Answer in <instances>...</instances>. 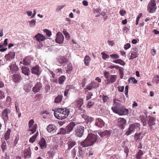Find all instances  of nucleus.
<instances>
[{
    "mask_svg": "<svg viewBox=\"0 0 159 159\" xmlns=\"http://www.w3.org/2000/svg\"><path fill=\"white\" fill-rule=\"evenodd\" d=\"M97 136L92 134H89L84 141L80 143L81 146L86 147L93 144L97 139Z\"/></svg>",
    "mask_w": 159,
    "mask_h": 159,
    "instance_id": "f257e3e1",
    "label": "nucleus"
},
{
    "mask_svg": "<svg viewBox=\"0 0 159 159\" xmlns=\"http://www.w3.org/2000/svg\"><path fill=\"white\" fill-rule=\"evenodd\" d=\"M77 124V122H71L67 125L65 128H60V134H65L66 133H69L72 131L75 125Z\"/></svg>",
    "mask_w": 159,
    "mask_h": 159,
    "instance_id": "f03ea898",
    "label": "nucleus"
},
{
    "mask_svg": "<svg viewBox=\"0 0 159 159\" xmlns=\"http://www.w3.org/2000/svg\"><path fill=\"white\" fill-rule=\"evenodd\" d=\"M67 62V59L66 58L63 57H60V64H63V66L64 67V68L68 72L69 71H71L72 70L73 68L72 65L70 63H66Z\"/></svg>",
    "mask_w": 159,
    "mask_h": 159,
    "instance_id": "7ed1b4c3",
    "label": "nucleus"
},
{
    "mask_svg": "<svg viewBox=\"0 0 159 159\" xmlns=\"http://www.w3.org/2000/svg\"><path fill=\"white\" fill-rule=\"evenodd\" d=\"M139 126V124L138 123L130 125L128 130L125 133L126 135H129L132 132L139 130L140 129Z\"/></svg>",
    "mask_w": 159,
    "mask_h": 159,
    "instance_id": "20e7f679",
    "label": "nucleus"
},
{
    "mask_svg": "<svg viewBox=\"0 0 159 159\" xmlns=\"http://www.w3.org/2000/svg\"><path fill=\"white\" fill-rule=\"evenodd\" d=\"M155 0H151L148 4L147 9L149 13L154 12L157 9Z\"/></svg>",
    "mask_w": 159,
    "mask_h": 159,
    "instance_id": "39448f33",
    "label": "nucleus"
},
{
    "mask_svg": "<svg viewBox=\"0 0 159 159\" xmlns=\"http://www.w3.org/2000/svg\"><path fill=\"white\" fill-rule=\"evenodd\" d=\"M83 101L82 99L77 100L75 103L79 110L81 113H84L85 112V107L83 105Z\"/></svg>",
    "mask_w": 159,
    "mask_h": 159,
    "instance_id": "423d86ee",
    "label": "nucleus"
},
{
    "mask_svg": "<svg viewBox=\"0 0 159 159\" xmlns=\"http://www.w3.org/2000/svg\"><path fill=\"white\" fill-rule=\"evenodd\" d=\"M116 101V99L114 100L113 106L111 107V109L114 112L116 113L122 105L120 103Z\"/></svg>",
    "mask_w": 159,
    "mask_h": 159,
    "instance_id": "0eeeda50",
    "label": "nucleus"
},
{
    "mask_svg": "<svg viewBox=\"0 0 159 159\" xmlns=\"http://www.w3.org/2000/svg\"><path fill=\"white\" fill-rule=\"evenodd\" d=\"M41 68L38 65L34 66L32 68V73L37 76H39L41 74Z\"/></svg>",
    "mask_w": 159,
    "mask_h": 159,
    "instance_id": "6e6552de",
    "label": "nucleus"
},
{
    "mask_svg": "<svg viewBox=\"0 0 159 159\" xmlns=\"http://www.w3.org/2000/svg\"><path fill=\"white\" fill-rule=\"evenodd\" d=\"M60 120L64 119L67 117L70 111L68 109L60 108Z\"/></svg>",
    "mask_w": 159,
    "mask_h": 159,
    "instance_id": "1a4fd4ad",
    "label": "nucleus"
},
{
    "mask_svg": "<svg viewBox=\"0 0 159 159\" xmlns=\"http://www.w3.org/2000/svg\"><path fill=\"white\" fill-rule=\"evenodd\" d=\"M11 112V109L7 108L5 109L2 112V116L3 119L4 120V121H7L8 120V115L9 114H10Z\"/></svg>",
    "mask_w": 159,
    "mask_h": 159,
    "instance_id": "9d476101",
    "label": "nucleus"
},
{
    "mask_svg": "<svg viewBox=\"0 0 159 159\" xmlns=\"http://www.w3.org/2000/svg\"><path fill=\"white\" fill-rule=\"evenodd\" d=\"M32 59L31 57L30 56H27L22 61H20V65L22 66L21 65L23 64L25 66H29L30 65Z\"/></svg>",
    "mask_w": 159,
    "mask_h": 159,
    "instance_id": "9b49d317",
    "label": "nucleus"
},
{
    "mask_svg": "<svg viewBox=\"0 0 159 159\" xmlns=\"http://www.w3.org/2000/svg\"><path fill=\"white\" fill-rule=\"evenodd\" d=\"M15 52L13 51L10 52L7 54L6 55L5 58L7 61H10L14 58Z\"/></svg>",
    "mask_w": 159,
    "mask_h": 159,
    "instance_id": "f8f14e48",
    "label": "nucleus"
},
{
    "mask_svg": "<svg viewBox=\"0 0 159 159\" xmlns=\"http://www.w3.org/2000/svg\"><path fill=\"white\" fill-rule=\"evenodd\" d=\"M116 113L120 116L127 115L129 113V110L122 106Z\"/></svg>",
    "mask_w": 159,
    "mask_h": 159,
    "instance_id": "ddd939ff",
    "label": "nucleus"
},
{
    "mask_svg": "<svg viewBox=\"0 0 159 159\" xmlns=\"http://www.w3.org/2000/svg\"><path fill=\"white\" fill-rule=\"evenodd\" d=\"M117 125L121 129H123L126 124V120L123 118H120L116 120Z\"/></svg>",
    "mask_w": 159,
    "mask_h": 159,
    "instance_id": "4468645a",
    "label": "nucleus"
},
{
    "mask_svg": "<svg viewBox=\"0 0 159 159\" xmlns=\"http://www.w3.org/2000/svg\"><path fill=\"white\" fill-rule=\"evenodd\" d=\"M42 87V84L40 82H37L32 88V91L34 93L38 92Z\"/></svg>",
    "mask_w": 159,
    "mask_h": 159,
    "instance_id": "2eb2a0df",
    "label": "nucleus"
},
{
    "mask_svg": "<svg viewBox=\"0 0 159 159\" xmlns=\"http://www.w3.org/2000/svg\"><path fill=\"white\" fill-rule=\"evenodd\" d=\"M84 131V127L82 126H79L76 131L77 136L79 137H81L83 135Z\"/></svg>",
    "mask_w": 159,
    "mask_h": 159,
    "instance_id": "dca6fc26",
    "label": "nucleus"
},
{
    "mask_svg": "<svg viewBox=\"0 0 159 159\" xmlns=\"http://www.w3.org/2000/svg\"><path fill=\"white\" fill-rule=\"evenodd\" d=\"M46 129L48 132L51 133L55 132L57 129L56 126L52 124H50L48 125Z\"/></svg>",
    "mask_w": 159,
    "mask_h": 159,
    "instance_id": "f3484780",
    "label": "nucleus"
},
{
    "mask_svg": "<svg viewBox=\"0 0 159 159\" xmlns=\"http://www.w3.org/2000/svg\"><path fill=\"white\" fill-rule=\"evenodd\" d=\"M148 124L150 129H152V126L155 124V122L156 119L155 117H153L151 116H149L148 117Z\"/></svg>",
    "mask_w": 159,
    "mask_h": 159,
    "instance_id": "a211bd4d",
    "label": "nucleus"
},
{
    "mask_svg": "<svg viewBox=\"0 0 159 159\" xmlns=\"http://www.w3.org/2000/svg\"><path fill=\"white\" fill-rule=\"evenodd\" d=\"M10 71L12 73L16 72L18 70L19 68L15 63L11 64L9 66Z\"/></svg>",
    "mask_w": 159,
    "mask_h": 159,
    "instance_id": "6ab92c4d",
    "label": "nucleus"
},
{
    "mask_svg": "<svg viewBox=\"0 0 159 159\" xmlns=\"http://www.w3.org/2000/svg\"><path fill=\"white\" fill-rule=\"evenodd\" d=\"M39 143L42 149H43L46 148L47 143L44 138H42L39 141Z\"/></svg>",
    "mask_w": 159,
    "mask_h": 159,
    "instance_id": "aec40b11",
    "label": "nucleus"
},
{
    "mask_svg": "<svg viewBox=\"0 0 159 159\" xmlns=\"http://www.w3.org/2000/svg\"><path fill=\"white\" fill-rule=\"evenodd\" d=\"M34 38L39 42L43 41L45 39V37L40 33H38L35 35Z\"/></svg>",
    "mask_w": 159,
    "mask_h": 159,
    "instance_id": "412c9836",
    "label": "nucleus"
},
{
    "mask_svg": "<svg viewBox=\"0 0 159 159\" xmlns=\"http://www.w3.org/2000/svg\"><path fill=\"white\" fill-rule=\"evenodd\" d=\"M111 133V131L109 130H106L102 132H100L98 134L102 138H106L109 136Z\"/></svg>",
    "mask_w": 159,
    "mask_h": 159,
    "instance_id": "4be33fe9",
    "label": "nucleus"
},
{
    "mask_svg": "<svg viewBox=\"0 0 159 159\" xmlns=\"http://www.w3.org/2000/svg\"><path fill=\"white\" fill-rule=\"evenodd\" d=\"M95 125L99 127L102 128L104 126L105 123L101 119L98 118L96 119Z\"/></svg>",
    "mask_w": 159,
    "mask_h": 159,
    "instance_id": "5701e85b",
    "label": "nucleus"
},
{
    "mask_svg": "<svg viewBox=\"0 0 159 159\" xmlns=\"http://www.w3.org/2000/svg\"><path fill=\"white\" fill-rule=\"evenodd\" d=\"M69 141L68 142V149H70L74 146L76 144V142L73 140L71 139L70 138H68Z\"/></svg>",
    "mask_w": 159,
    "mask_h": 159,
    "instance_id": "b1692460",
    "label": "nucleus"
},
{
    "mask_svg": "<svg viewBox=\"0 0 159 159\" xmlns=\"http://www.w3.org/2000/svg\"><path fill=\"white\" fill-rule=\"evenodd\" d=\"M143 137V133L140 132L139 133H136L134 137V140L136 142H139L141 140Z\"/></svg>",
    "mask_w": 159,
    "mask_h": 159,
    "instance_id": "393cba45",
    "label": "nucleus"
},
{
    "mask_svg": "<svg viewBox=\"0 0 159 159\" xmlns=\"http://www.w3.org/2000/svg\"><path fill=\"white\" fill-rule=\"evenodd\" d=\"M13 81L15 82H19L21 79V77L18 74H14L12 77Z\"/></svg>",
    "mask_w": 159,
    "mask_h": 159,
    "instance_id": "a878e982",
    "label": "nucleus"
},
{
    "mask_svg": "<svg viewBox=\"0 0 159 159\" xmlns=\"http://www.w3.org/2000/svg\"><path fill=\"white\" fill-rule=\"evenodd\" d=\"M22 72L26 75L29 76L30 74V71L29 69L26 66H24L22 67Z\"/></svg>",
    "mask_w": 159,
    "mask_h": 159,
    "instance_id": "bb28decb",
    "label": "nucleus"
},
{
    "mask_svg": "<svg viewBox=\"0 0 159 159\" xmlns=\"http://www.w3.org/2000/svg\"><path fill=\"white\" fill-rule=\"evenodd\" d=\"M32 87L31 85L25 84L23 86V89L26 92L29 93L31 90Z\"/></svg>",
    "mask_w": 159,
    "mask_h": 159,
    "instance_id": "cd10ccee",
    "label": "nucleus"
},
{
    "mask_svg": "<svg viewBox=\"0 0 159 159\" xmlns=\"http://www.w3.org/2000/svg\"><path fill=\"white\" fill-rule=\"evenodd\" d=\"M113 62L117 64H119L122 66H124L125 64V62L121 59H119L113 61Z\"/></svg>",
    "mask_w": 159,
    "mask_h": 159,
    "instance_id": "c85d7f7f",
    "label": "nucleus"
},
{
    "mask_svg": "<svg viewBox=\"0 0 159 159\" xmlns=\"http://www.w3.org/2000/svg\"><path fill=\"white\" fill-rule=\"evenodd\" d=\"M52 111H54V115L55 117L57 119H60V116L57 113L60 112L59 111H60V108H55L54 109H53Z\"/></svg>",
    "mask_w": 159,
    "mask_h": 159,
    "instance_id": "c756f323",
    "label": "nucleus"
},
{
    "mask_svg": "<svg viewBox=\"0 0 159 159\" xmlns=\"http://www.w3.org/2000/svg\"><path fill=\"white\" fill-rule=\"evenodd\" d=\"M11 132V130L10 129H8L6 131L5 135L4 138L6 140H8L10 138V135Z\"/></svg>",
    "mask_w": 159,
    "mask_h": 159,
    "instance_id": "7c9ffc66",
    "label": "nucleus"
},
{
    "mask_svg": "<svg viewBox=\"0 0 159 159\" xmlns=\"http://www.w3.org/2000/svg\"><path fill=\"white\" fill-rule=\"evenodd\" d=\"M90 61V59L88 55H86L84 60L85 64L86 66H88Z\"/></svg>",
    "mask_w": 159,
    "mask_h": 159,
    "instance_id": "2f4dec72",
    "label": "nucleus"
},
{
    "mask_svg": "<svg viewBox=\"0 0 159 159\" xmlns=\"http://www.w3.org/2000/svg\"><path fill=\"white\" fill-rule=\"evenodd\" d=\"M143 154V153L141 150H139V151L136 154V158L137 159H140L141 156Z\"/></svg>",
    "mask_w": 159,
    "mask_h": 159,
    "instance_id": "473e14b6",
    "label": "nucleus"
},
{
    "mask_svg": "<svg viewBox=\"0 0 159 159\" xmlns=\"http://www.w3.org/2000/svg\"><path fill=\"white\" fill-rule=\"evenodd\" d=\"M95 84V82L94 81H92L90 84L87 85L86 89H88L89 90H91L93 88V85Z\"/></svg>",
    "mask_w": 159,
    "mask_h": 159,
    "instance_id": "72a5a7b5",
    "label": "nucleus"
},
{
    "mask_svg": "<svg viewBox=\"0 0 159 159\" xmlns=\"http://www.w3.org/2000/svg\"><path fill=\"white\" fill-rule=\"evenodd\" d=\"M137 52H132L131 53L130 57L129 58V59H133L134 58H136L138 56Z\"/></svg>",
    "mask_w": 159,
    "mask_h": 159,
    "instance_id": "f704fd0d",
    "label": "nucleus"
},
{
    "mask_svg": "<svg viewBox=\"0 0 159 159\" xmlns=\"http://www.w3.org/2000/svg\"><path fill=\"white\" fill-rule=\"evenodd\" d=\"M84 147H83L82 146V147H79V154L80 156H82L84 153V148H83Z\"/></svg>",
    "mask_w": 159,
    "mask_h": 159,
    "instance_id": "c9c22d12",
    "label": "nucleus"
},
{
    "mask_svg": "<svg viewBox=\"0 0 159 159\" xmlns=\"http://www.w3.org/2000/svg\"><path fill=\"white\" fill-rule=\"evenodd\" d=\"M116 75H111L110 77V81L111 83L115 82L116 80Z\"/></svg>",
    "mask_w": 159,
    "mask_h": 159,
    "instance_id": "e433bc0d",
    "label": "nucleus"
},
{
    "mask_svg": "<svg viewBox=\"0 0 159 159\" xmlns=\"http://www.w3.org/2000/svg\"><path fill=\"white\" fill-rule=\"evenodd\" d=\"M1 147L2 150L3 151H5L7 149V147L6 143L4 141L2 142Z\"/></svg>",
    "mask_w": 159,
    "mask_h": 159,
    "instance_id": "4c0bfd02",
    "label": "nucleus"
},
{
    "mask_svg": "<svg viewBox=\"0 0 159 159\" xmlns=\"http://www.w3.org/2000/svg\"><path fill=\"white\" fill-rule=\"evenodd\" d=\"M101 54L102 55V58L103 60H106L107 58H109V56L107 54H106L104 52H102Z\"/></svg>",
    "mask_w": 159,
    "mask_h": 159,
    "instance_id": "58836bf2",
    "label": "nucleus"
},
{
    "mask_svg": "<svg viewBox=\"0 0 159 159\" xmlns=\"http://www.w3.org/2000/svg\"><path fill=\"white\" fill-rule=\"evenodd\" d=\"M43 31L49 37L52 35V33L50 31L46 29H44Z\"/></svg>",
    "mask_w": 159,
    "mask_h": 159,
    "instance_id": "ea45409f",
    "label": "nucleus"
},
{
    "mask_svg": "<svg viewBox=\"0 0 159 159\" xmlns=\"http://www.w3.org/2000/svg\"><path fill=\"white\" fill-rule=\"evenodd\" d=\"M128 81L129 83H133L134 84H136L137 82V80L135 79L134 78L132 77L129 78Z\"/></svg>",
    "mask_w": 159,
    "mask_h": 159,
    "instance_id": "a19ab883",
    "label": "nucleus"
},
{
    "mask_svg": "<svg viewBox=\"0 0 159 159\" xmlns=\"http://www.w3.org/2000/svg\"><path fill=\"white\" fill-rule=\"evenodd\" d=\"M30 26L31 27H34L35 25L36 20H32L29 22Z\"/></svg>",
    "mask_w": 159,
    "mask_h": 159,
    "instance_id": "79ce46f5",
    "label": "nucleus"
},
{
    "mask_svg": "<svg viewBox=\"0 0 159 159\" xmlns=\"http://www.w3.org/2000/svg\"><path fill=\"white\" fill-rule=\"evenodd\" d=\"M47 154L49 157H52L55 154V152L53 150H51L48 151Z\"/></svg>",
    "mask_w": 159,
    "mask_h": 159,
    "instance_id": "37998d69",
    "label": "nucleus"
},
{
    "mask_svg": "<svg viewBox=\"0 0 159 159\" xmlns=\"http://www.w3.org/2000/svg\"><path fill=\"white\" fill-rule=\"evenodd\" d=\"M62 32L65 35L66 38L67 39H69L70 38L69 34L67 32L66 30L64 29Z\"/></svg>",
    "mask_w": 159,
    "mask_h": 159,
    "instance_id": "c03bdc74",
    "label": "nucleus"
},
{
    "mask_svg": "<svg viewBox=\"0 0 159 159\" xmlns=\"http://www.w3.org/2000/svg\"><path fill=\"white\" fill-rule=\"evenodd\" d=\"M70 86H67L65 89V91L64 92V95L66 96H67L68 95V91L70 89Z\"/></svg>",
    "mask_w": 159,
    "mask_h": 159,
    "instance_id": "a18cd8bd",
    "label": "nucleus"
},
{
    "mask_svg": "<svg viewBox=\"0 0 159 159\" xmlns=\"http://www.w3.org/2000/svg\"><path fill=\"white\" fill-rule=\"evenodd\" d=\"M110 56L113 59H117L119 58V55L116 54H111Z\"/></svg>",
    "mask_w": 159,
    "mask_h": 159,
    "instance_id": "49530a36",
    "label": "nucleus"
},
{
    "mask_svg": "<svg viewBox=\"0 0 159 159\" xmlns=\"http://www.w3.org/2000/svg\"><path fill=\"white\" fill-rule=\"evenodd\" d=\"M66 79V78L65 76L62 75L60 76V84H62Z\"/></svg>",
    "mask_w": 159,
    "mask_h": 159,
    "instance_id": "de8ad7c7",
    "label": "nucleus"
},
{
    "mask_svg": "<svg viewBox=\"0 0 159 159\" xmlns=\"http://www.w3.org/2000/svg\"><path fill=\"white\" fill-rule=\"evenodd\" d=\"M120 71L119 74L120 75V78L121 79H122L123 77V69L122 68H121L119 70Z\"/></svg>",
    "mask_w": 159,
    "mask_h": 159,
    "instance_id": "09e8293b",
    "label": "nucleus"
},
{
    "mask_svg": "<svg viewBox=\"0 0 159 159\" xmlns=\"http://www.w3.org/2000/svg\"><path fill=\"white\" fill-rule=\"evenodd\" d=\"M94 104V102H89L88 103L87 107L89 108H91L92 106H93Z\"/></svg>",
    "mask_w": 159,
    "mask_h": 159,
    "instance_id": "8fccbe9b",
    "label": "nucleus"
},
{
    "mask_svg": "<svg viewBox=\"0 0 159 159\" xmlns=\"http://www.w3.org/2000/svg\"><path fill=\"white\" fill-rule=\"evenodd\" d=\"M128 88H129L128 86L126 85L125 87V93L126 95V96L127 97H128Z\"/></svg>",
    "mask_w": 159,
    "mask_h": 159,
    "instance_id": "3c124183",
    "label": "nucleus"
},
{
    "mask_svg": "<svg viewBox=\"0 0 159 159\" xmlns=\"http://www.w3.org/2000/svg\"><path fill=\"white\" fill-rule=\"evenodd\" d=\"M34 123V121L32 119L30 120L29 122V128H30L32 127V125Z\"/></svg>",
    "mask_w": 159,
    "mask_h": 159,
    "instance_id": "603ef678",
    "label": "nucleus"
},
{
    "mask_svg": "<svg viewBox=\"0 0 159 159\" xmlns=\"http://www.w3.org/2000/svg\"><path fill=\"white\" fill-rule=\"evenodd\" d=\"M5 96L4 93L2 90H0V99L4 98Z\"/></svg>",
    "mask_w": 159,
    "mask_h": 159,
    "instance_id": "864d4df0",
    "label": "nucleus"
},
{
    "mask_svg": "<svg viewBox=\"0 0 159 159\" xmlns=\"http://www.w3.org/2000/svg\"><path fill=\"white\" fill-rule=\"evenodd\" d=\"M93 93L91 92L89 93V94L86 97V100H88L91 98V97L93 96Z\"/></svg>",
    "mask_w": 159,
    "mask_h": 159,
    "instance_id": "5fc2aeb1",
    "label": "nucleus"
},
{
    "mask_svg": "<svg viewBox=\"0 0 159 159\" xmlns=\"http://www.w3.org/2000/svg\"><path fill=\"white\" fill-rule=\"evenodd\" d=\"M102 98L103 102H105L107 101V100L108 99V97L107 96H103Z\"/></svg>",
    "mask_w": 159,
    "mask_h": 159,
    "instance_id": "6e6d98bb",
    "label": "nucleus"
},
{
    "mask_svg": "<svg viewBox=\"0 0 159 159\" xmlns=\"http://www.w3.org/2000/svg\"><path fill=\"white\" fill-rule=\"evenodd\" d=\"M118 88L120 91L123 92L124 91V86H118Z\"/></svg>",
    "mask_w": 159,
    "mask_h": 159,
    "instance_id": "4d7b16f0",
    "label": "nucleus"
},
{
    "mask_svg": "<svg viewBox=\"0 0 159 159\" xmlns=\"http://www.w3.org/2000/svg\"><path fill=\"white\" fill-rule=\"evenodd\" d=\"M60 102V96L58 95L56 97L55 100V102L56 103H58Z\"/></svg>",
    "mask_w": 159,
    "mask_h": 159,
    "instance_id": "13d9d810",
    "label": "nucleus"
},
{
    "mask_svg": "<svg viewBox=\"0 0 159 159\" xmlns=\"http://www.w3.org/2000/svg\"><path fill=\"white\" fill-rule=\"evenodd\" d=\"M130 44H129V43H127L124 46V49L126 50L128 49L129 48H130Z\"/></svg>",
    "mask_w": 159,
    "mask_h": 159,
    "instance_id": "bf43d9fd",
    "label": "nucleus"
},
{
    "mask_svg": "<svg viewBox=\"0 0 159 159\" xmlns=\"http://www.w3.org/2000/svg\"><path fill=\"white\" fill-rule=\"evenodd\" d=\"M60 44L62 43L64 39V37L62 34L60 33Z\"/></svg>",
    "mask_w": 159,
    "mask_h": 159,
    "instance_id": "052dcab7",
    "label": "nucleus"
},
{
    "mask_svg": "<svg viewBox=\"0 0 159 159\" xmlns=\"http://www.w3.org/2000/svg\"><path fill=\"white\" fill-rule=\"evenodd\" d=\"M19 139V137H17L15 139L14 141V143L13 144V146H15L16 144H17L18 140Z\"/></svg>",
    "mask_w": 159,
    "mask_h": 159,
    "instance_id": "680f3d73",
    "label": "nucleus"
},
{
    "mask_svg": "<svg viewBox=\"0 0 159 159\" xmlns=\"http://www.w3.org/2000/svg\"><path fill=\"white\" fill-rule=\"evenodd\" d=\"M36 139V138H35L33 136L30 139L29 142L31 143H33Z\"/></svg>",
    "mask_w": 159,
    "mask_h": 159,
    "instance_id": "e2e57ef3",
    "label": "nucleus"
},
{
    "mask_svg": "<svg viewBox=\"0 0 159 159\" xmlns=\"http://www.w3.org/2000/svg\"><path fill=\"white\" fill-rule=\"evenodd\" d=\"M36 131V128L35 127H33L32 129H30L28 130L29 131H31L32 132L31 134H33Z\"/></svg>",
    "mask_w": 159,
    "mask_h": 159,
    "instance_id": "0e129e2a",
    "label": "nucleus"
},
{
    "mask_svg": "<svg viewBox=\"0 0 159 159\" xmlns=\"http://www.w3.org/2000/svg\"><path fill=\"white\" fill-rule=\"evenodd\" d=\"M18 44H15V43H10L8 44V48H10L13 46L15 45H16L17 46H18Z\"/></svg>",
    "mask_w": 159,
    "mask_h": 159,
    "instance_id": "69168bd1",
    "label": "nucleus"
},
{
    "mask_svg": "<svg viewBox=\"0 0 159 159\" xmlns=\"http://www.w3.org/2000/svg\"><path fill=\"white\" fill-rule=\"evenodd\" d=\"M50 86L48 85H46L45 87V90H46V93H48L50 90Z\"/></svg>",
    "mask_w": 159,
    "mask_h": 159,
    "instance_id": "338daca9",
    "label": "nucleus"
},
{
    "mask_svg": "<svg viewBox=\"0 0 159 159\" xmlns=\"http://www.w3.org/2000/svg\"><path fill=\"white\" fill-rule=\"evenodd\" d=\"M153 79L154 80L156 81H159V76L158 75H157L156 76H154Z\"/></svg>",
    "mask_w": 159,
    "mask_h": 159,
    "instance_id": "774afa93",
    "label": "nucleus"
}]
</instances>
